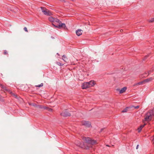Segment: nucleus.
<instances>
[{
  "label": "nucleus",
  "mask_w": 154,
  "mask_h": 154,
  "mask_svg": "<svg viewBox=\"0 0 154 154\" xmlns=\"http://www.w3.org/2000/svg\"><path fill=\"white\" fill-rule=\"evenodd\" d=\"M152 79H153L152 78L150 77V78L146 79L144 80V81L145 82L147 83V82H149L151 81Z\"/></svg>",
  "instance_id": "2eb2a0df"
},
{
  "label": "nucleus",
  "mask_w": 154,
  "mask_h": 154,
  "mask_svg": "<svg viewBox=\"0 0 154 154\" xmlns=\"http://www.w3.org/2000/svg\"><path fill=\"white\" fill-rule=\"evenodd\" d=\"M122 112H126V110H123L122 111Z\"/></svg>",
  "instance_id": "72a5a7b5"
},
{
  "label": "nucleus",
  "mask_w": 154,
  "mask_h": 154,
  "mask_svg": "<svg viewBox=\"0 0 154 154\" xmlns=\"http://www.w3.org/2000/svg\"><path fill=\"white\" fill-rule=\"evenodd\" d=\"M148 21L149 23H153L154 22V18H151L148 20Z\"/></svg>",
  "instance_id": "aec40b11"
},
{
  "label": "nucleus",
  "mask_w": 154,
  "mask_h": 154,
  "mask_svg": "<svg viewBox=\"0 0 154 154\" xmlns=\"http://www.w3.org/2000/svg\"><path fill=\"white\" fill-rule=\"evenodd\" d=\"M12 95H13L14 96V97L15 98H17V95H15L14 94H12Z\"/></svg>",
  "instance_id": "c85d7f7f"
},
{
  "label": "nucleus",
  "mask_w": 154,
  "mask_h": 154,
  "mask_svg": "<svg viewBox=\"0 0 154 154\" xmlns=\"http://www.w3.org/2000/svg\"><path fill=\"white\" fill-rule=\"evenodd\" d=\"M2 86V84H1L0 83V86Z\"/></svg>",
  "instance_id": "ea45409f"
},
{
  "label": "nucleus",
  "mask_w": 154,
  "mask_h": 154,
  "mask_svg": "<svg viewBox=\"0 0 154 154\" xmlns=\"http://www.w3.org/2000/svg\"><path fill=\"white\" fill-rule=\"evenodd\" d=\"M54 18L52 17H50L48 18L49 21L51 22H52V23H53V22H54Z\"/></svg>",
  "instance_id": "f3484780"
},
{
  "label": "nucleus",
  "mask_w": 154,
  "mask_h": 154,
  "mask_svg": "<svg viewBox=\"0 0 154 154\" xmlns=\"http://www.w3.org/2000/svg\"><path fill=\"white\" fill-rule=\"evenodd\" d=\"M43 83H41L40 85H35V86L36 87H40L43 86Z\"/></svg>",
  "instance_id": "412c9836"
},
{
  "label": "nucleus",
  "mask_w": 154,
  "mask_h": 154,
  "mask_svg": "<svg viewBox=\"0 0 154 154\" xmlns=\"http://www.w3.org/2000/svg\"><path fill=\"white\" fill-rule=\"evenodd\" d=\"M0 87H1V88H2L3 89L5 90H7L6 87H5V86H4L2 85V86H1Z\"/></svg>",
  "instance_id": "4be33fe9"
},
{
  "label": "nucleus",
  "mask_w": 154,
  "mask_h": 154,
  "mask_svg": "<svg viewBox=\"0 0 154 154\" xmlns=\"http://www.w3.org/2000/svg\"><path fill=\"white\" fill-rule=\"evenodd\" d=\"M88 82L89 85L88 86L89 87H92L95 85L94 82V81L91 80Z\"/></svg>",
  "instance_id": "1a4fd4ad"
},
{
  "label": "nucleus",
  "mask_w": 154,
  "mask_h": 154,
  "mask_svg": "<svg viewBox=\"0 0 154 154\" xmlns=\"http://www.w3.org/2000/svg\"><path fill=\"white\" fill-rule=\"evenodd\" d=\"M0 101L2 102L5 101L3 97L1 95H0Z\"/></svg>",
  "instance_id": "6ab92c4d"
},
{
  "label": "nucleus",
  "mask_w": 154,
  "mask_h": 154,
  "mask_svg": "<svg viewBox=\"0 0 154 154\" xmlns=\"http://www.w3.org/2000/svg\"><path fill=\"white\" fill-rule=\"evenodd\" d=\"M75 143L77 146L79 147H81L82 144L80 141H76Z\"/></svg>",
  "instance_id": "4468645a"
},
{
  "label": "nucleus",
  "mask_w": 154,
  "mask_h": 154,
  "mask_svg": "<svg viewBox=\"0 0 154 154\" xmlns=\"http://www.w3.org/2000/svg\"><path fill=\"white\" fill-rule=\"evenodd\" d=\"M83 140L88 144L94 145L97 143V141L94 140H92L89 137H83Z\"/></svg>",
  "instance_id": "f03ea898"
},
{
  "label": "nucleus",
  "mask_w": 154,
  "mask_h": 154,
  "mask_svg": "<svg viewBox=\"0 0 154 154\" xmlns=\"http://www.w3.org/2000/svg\"><path fill=\"white\" fill-rule=\"evenodd\" d=\"M151 71H149L148 72V74H147L146 73H145L142 75H141V76H140V77H142V78H146L149 75V74H150Z\"/></svg>",
  "instance_id": "9d476101"
},
{
  "label": "nucleus",
  "mask_w": 154,
  "mask_h": 154,
  "mask_svg": "<svg viewBox=\"0 0 154 154\" xmlns=\"http://www.w3.org/2000/svg\"><path fill=\"white\" fill-rule=\"evenodd\" d=\"M141 83H142V85L145 83V82L144 81V80L143 81L141 82Z\"/></svg>",
  "instance_id": "7c9ffc66"
},
{
  "label": "nucleus",
  "mask_w": 154,
  "mask_h": 154,
  "mask_svg": "<svg viewBox=\"0 0 154 154\" xmlns=\"http://www.w3.org/2000/svg\"><path fill=\"white\" fill-rule=\"evenodd\" d=\"M57 54L58 55H59V54H58V53H57Z\"/></svg>",
  "instance_id": "a19ab883"
},
{
  "label": "nucleus",
  "mask_w": 154,
  "mask_h": 154,
  "mask_svg": "<svg viewBox=\"0 0 154 154\" xmlns=\"http://www.w3.org/2000/svg\"><path fill=\"white\" fill-rule=\"evenodd\" d=\"M60 115L61 116L64 117L70 116L71 115V114L68 112L66 110H65L62 112L61 113Z\"/></svg>",
  "instance_id": "39448f33"
},
{
  "label": "nucleus",
  "mask_w": 154,
  "mask_h": 154,
  "mask_svg": "<svg viewBox=\"0 0 154 154\" xmlns=\"http://www.w3.org/2000/svg\"><path fill=\"white\" fill-rule=\"evenodd\" d=\"M4 55H7V54H8V52H7V51L6 50H4Z\"/></svg>",
  "instance_id": "b1692460"
},
{
  "label": "nucleus",
  "mask_w": 154,
  "mask_h": 154,
  "mask_svg": "<svg viewBox=\"0 0 154 154\" xmlns=\"http://www.w3.org/2000/svg\"><path fill=\"white\" fill-rule=\"evenodd\" d=\"M90 146H86L85 147V149H89V148L90 147Z\"/></svg>",
  "instance_id": "bb28decb"
},
{
  "label": "nucleus",
  "mask_w": 154,
  "mask_h": 154,
  "mask_svg": "<svg viewBox=\"0 0 154 154\" xmlns=\"http://www.w3.org/2000/svg\"><path fill=\"white\" fill-rule=\"evenodd\" d=\"M127 89V87H125L123 88H122L121 90H120L119 93L120 94H122Z\"/></svg>",
  "instance_id": "9b49d317"
},
{
  "label": "nucleus",
  "mask_w": 154,
  "mask_h": 154,
  "mask_svg": "<svg viewBox=\"0 0 154 154\" xmlns=\"http://www.w3.org/2000/svg\"><path fill=\"white\" fill-rule=\"evenodd\" d=\"M62 57V59L64 60V61L66 62H67V61L68 59L66 56L65 55H63V56Z\"/></svg>",
  "instance_id": "dca6fc26"
},
{
  "label": "nucleus",
  "mask_w": 154,
  "mask_h": 154,
  "mask_svg": "<svg viewBox=\"0 0 154 154\" xmlns=\"http://www.w3.org/2000/svg\"><path fill=\"white\" fill-rule=\"evenodd\" d=\"M122 31H123V30H122V29H121V30H120V32H122Z\"/></svg>",
  "instance_id": "c9c22d12"
},
{
  "label": "nucleus",
  "mask_w": 154,
  "mask_h": 154,
  "mask_svg": "<svg viewBox=\"0 0 154 154\" xmlns=\"http://www.w3.org/2000/svg\"><path fill=\"white\" fill-rule=\"evenodd\" d=\"M41 8L42 12L44 15L48 16H50L52 15L51 12L46 8L41 7Z\"/></svg>",
  "instance_id": "7ed1b4c3"
},
{
  "label": "nucleus",
  "mask_w": 154,
  "mask_h": 154,
  "mask_svg": "<svg viewBox=\"0 0 154 154\" xmlns=\"http://www.w3.org/2000/svg\"><path fill=\"white\" fill-rule=\"evenodd\" d=\"M152 141L153 142H154V139H153L152 140Z\"/></svg>",
  "instance_id": "e433bc0d"
},
{
  "label": "nucleus",
  "mask_w": 154,
  "mask_h": 154,
  "mask_svg": "<svg viewBox=\"0 0 154 154\" xmlns=\"http://www.w3.org/2000/svg\"><path fill=\"white\" fill-rule=\"evenodd\" d=\"M139 146V145H137V147H136V149H138Z\"/></svg>",
  "instance_id": "f704fd0d"
},
{
  "label": "nucleus",
  "mask_w": 154,
  "mask_h": 154,
  "mask_svg": "<svg viewBox=\"0 0 154 154\" xmlns=\"http://www.w3.org/2000/svg\"><path fill=\"white\" fill-rule=\"evenodd\" d=\"M133 107L136 109H138L139 107V106H133Z\"/></svg>",
  "instance_id": "a878e982"
},
{
  "label": "nucleus",
  "mask_w": 154,
  "mask_h": 154,
  "mask_svg": "<svg viewBox=\"0 0 154 154\" xmlns=\"http://www.w3.org/2000/svg\"><path fill=\"white\" fill-rule=\"evenodd\" d=\"M137 85H138V84H137V83H136L134 84L133 85V86H137Z\"/></svg>",
  "instance_id": "473e14b6"
},
{
  "label": "nucleus",
  "mask_w": 154,
  "mask_h": 154,
  "mask_svg": "<svg viewBox=\"0 0 154 154\" xmlns=\"http://www.w3.org/2000/svg\"><path fill=\"white\" fill-rule=\"evenodd\" d=\"M154 116L153 111L152 110L149 111L145 115L144 120H143V122L144 121L149 122L150 121Z\"/></svg>",
  "instance_id": "f257e3e1"
},
{
  "label": "nucleus",
  "mask_w": 154,
  "mask_h": 154,
  "mask_svg": "<svg viewBox=\"0 0 154 154\" xmlns=\"http://www.w3.org/2000/svg\"><path fill=\"white\" fill-rule=\"evenodd\" d=\"M106 146H109L108 145H106Z\"/></svg>",
  "instance_id": "4c0bfd02"
},
{
  "label": "nucleus",
  "mask_w": 154,
  "mask_h": 154,
  "mask_svg": "<svg viewBox=\"0 0 154 154\" xmlns=\"http://www.w3.org/2000/svg\"><path fill=\"white\" fill-rule=\"evenodd\" d=\"M83 31L80 29H79L76 31V33L77 35L79 36L82 35Z\"/></svg>",
  "instance_id": "6e6552de"
},
{
  "label": "nucleus",
  "mask_w": 154,
  "mask_h": 154,
  "mask_svg": "<svg viewBox=\"0 0 154 154\" xmlns=\"http://www.w3.org/2000/svg\"><path fill=\"white\" fill-rule=\"evenodd\" d=\"M137 84H138V85H142V83H141V82H140L137 83Z\"/></svg>",
  "instance_id": "c756f323"
},
{
  "label": "nucleus",
  "mask_w": 154,
  "mask_h": 154,
  "mask_svg": "<svg viewBox=\"0 0 154 154\" xmlns=\"http://www.w3.org/2000/svg\"><path fill=\"white\" fill-rule=\"evenodd\" d=\"M58 64L60 66H62L63 65V64H62L60 62H58Z\"/></svg>",
  "instance_id": "cd10ccee"
},
{
  "label": "nucleus",
  "mask_w": 154,
  "mask_h": 154,
  "mask_svg": "<svg viewBox=\"0 0 154 154\" xmlns=\"http://www.w3.org/2000/svg\"><path fill=\"white\" fill-rule=\"evenodd\" d=\"M148 56H149V55H148L145 56L144 59V60H145L148 57Z\"/></svg>",
  "instance_id": "2f4dec72"
},
{
  "label": "nucleus",
  "mask_w": 154,
  "mask_h": 154,
  "mask_svg": "<svg viewBox=\"0 0 154 154\" xmlns=\"http://www.w3.org/2000/svg\"><path fill=\"white\" fill-rule=\"evenodd\" d=\"M38 108L40 109H46L47 108L46 107V106H45L42 105H38Z\"/></svg>",
  "instance_id": "a211bd4d"
},
{
  "label": "nucleus",
  "mask_w": 154,
  "mask_h": 154,
  "mask_svg": "<svg viewBox=\"0 0 154 154\" xmlns=\"http://www.w3.org/2000/svg\"><path fill=\"white\" fill-rule=\"evenodd\" d=\"M82 125L87 127H90L91 125V123L89 122L82 121Z\"/></svg>",
  "instance_id": "423d86ee"
},
{
  "label": "nucleus",
  "mask_w": 154,
  "mask_h": 154,
  "mask_svg": "<svg viewBox=\"0 0 154 154\" xmlns=\"http://www.w3.org/2000/svg\"><path fill=\"white\" fill-rule=\"evenodd\" d=\"M52 25L54 26L55 27L58 28L59 29H61V28H63L64 29L66 28L65 24L64 23H62L60 22V23H59L58 25H54V23H53Z\"/></svg>",
  "instance_id": "20e7f679"
},
{
  "label": "nucleus",
  "mask_w": 154,
  "mask_h": 154,
  "mask_svg": "<svg viewBox=\"0 0 154 154\" xmlns=\"http://www.w3.org/2000/svg\"><path fill=\"white\" fill-rule=\"evenodd\" d=\"M88 85H89L88 82H85L83 83L82 86V88L83 89H86L87 88H89V87L88 86Z\"/></svg>",
  "instance_id": "0eeeda50"
},
{
  "label": "nucleus",
  "mask_w": 154,
  "mask_h": 154,
  "mask_svg": "<svg viewBox=\"0 0 154 154\" xmlns=\"http://www.w3.org/2000/svg\"><path fill=\"white\" fill-rule=\"evenodd\" d=\"M23 29L25 31H26L27 32H28V30L27 29V28L26 27H24L23 28Z\"/></svg>",
  "instance_id": "393cba45"
},
{
  "label": "nucleus",
  "mask_w": 154,
  "mask_h": 154,
  "mask_svg": "<svg viewBox=\"0 0 154 154\" xmlns=\"http://www.w3.org/2000/svg\"><path fill=\"white\" fill-rule=\"evenodd\" d=\"M146 125V124L144 123L143 125H141L138 128V132H140L142 128Z\"/></svg>",
  "instance_id": "f8f14e48"
},
{
  "label": "nucleus",
  "mask_w": 154,
  "mask_h": 154,
  "mask_svg": "<svg viewBox=\"0 0 154 154\" xmlns=\"http://www.w3.org/2000/svg\"><path fill=\"white\" fill-rule=\"evenodd\" d=\"M46 107L47 108H46V109H47L49 111H52V109L48 108V107H46Z\"/></svg>",
  "instance_id": "5701e85b"
},
{
  "label": "nucleus",
  "mask_w": 154,
  "mask_h": 154,
  "mask_svg": "<svg viewBox=\"0 0 154 154\" xmlns=\"http://www.w3.org/2000/svg\"><path fill=\"white\" fill-rule=\"evenodd\" d=\"M60 22L61 21H60L59 19L57 18H54V22H53V23H52V24L53 23H54V25H55V24L56 23H58L59 24V23H60Z\"/></svg>",
  "instance_id": "ddd939ff"
},
{
  "label": "nucleus",
  "mask_w": 154,
  "mask_h": 154,
  "mask_svg": "<svg viewBox=\"0 0 154 154\" xmlns=\"http://www.w3.org/2000/svg\"><path fill=\"white\" fill-rule=\"evenodd\" d=\"M152 71H154V69H152Z\"/></svg>",
  "instance_id": "58836bf2"
}]
</instances>
